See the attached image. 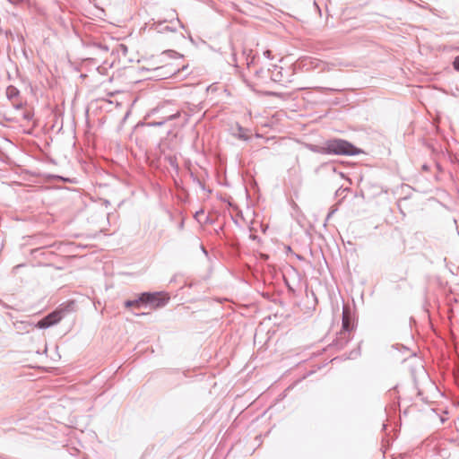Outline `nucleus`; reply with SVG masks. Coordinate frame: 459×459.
<instances>
[{
    "label": "nucleus",
    "instance_id": "obj_1",
    "mask_svg": "<svg viewBox=\"0 0 459 459\" xmlns=\"http://www.w3.org/2000/svg\"><path fill=\"white\" fill-rule=\"evenodd\" d=\"M324 151L326 153L336 155H356L360 153V150L342 139L330 140L325 143Z\"/></svg>",
    "mask_w": 459,
    "mask_h": 459
},
{
    "label": "nucleus",
    "instance_id": "obj_2",
    "mask_svg": "<svg viewBox=\"0 0 459 459\" xmlns=\"http://www.w3.org/2000/svg\"><path fill=\"white\" fill-rule=\"evenodd\" d=\"M169 299V297L164 293H143L141 295V300L149 304L152 309L165 306Z\"/></svg>",
    "mask_w": 459,
    "mask_h": 459
},
{
    "label": "nucleus",
    "instance_id": "obj_3",
    "mask_svg": "<svg viewBox=\"0 0 459 459\" xmlns=\"http://www.w3.org/2000/svg\"><path fill=\"white\" fill-rule=\"evenodd\" d=\"M63 317L62 310H56L38 322L39 328H47L58 323Z\"/></svg>",
    "mask_w": 459,
    "mask_h": 459
},
{
    "label": "nucleus",
    "instance_id": "obj_4",
    "mask_svg": "<svg viewBox=\"0 0 459 459\" xmlns=\"http://www.w3.org/2000/svg\"><path fill=\"white\" fill-rule=\"evenodd\" d=\"M63 317L62 310H56L38 322L39 328H47L58 323Z\"/></svg>",
    "mask_w": 459,
    "mask_h": 459
},
{
    "label": "nucleus",
    "instance_id": "obj_5",
    "mask_svg": "<svg viewBox=\"0 0 459 459\" xmlns=\"http://www.w3.org/2000/svg\"><path fill=\"white\" fill-rule=\"evenodd\" d=\"M63 317L62 310H56L38 322L39 328H47L58 323Z\"/></svg>",
    "mask_w": 459,
    "mask_h": 459
},
{
    "label": "nucleus",
    "instance_id": "obj_6",
    "mask_svg": "<svg viewBox=\"0 0 459 459\" xmlns=\"http://www.w3.org/2000/svg\"><path fill=\"white\" fill-rule=\"evenodd\" d=\"M350 309L348 307H343L342 311V328L345 330L350 329Z\"/></svg>",
    "mask_w": 459,
    "mask_h": 459
},
{
    "label": "nucleus",
    "instance_id": "obj_7",
    "mask_svg": "<svg viewBox=\"0 0 459 459\" xmlns=\"http://www.w3.org/2000/svg\"><path fill=\"white\" fill-rule=\"evenodd\" d=\"M141 304H143V302L141 300V296L139 297V299H137L135 300H128V301H126L125 303L126 307H137V308L140 307Z\"/></svg>",
    "mask_w": 459,
    "mask_h": 459
},
{
    "label": "nucleus",
    "instance_id": "obj_8",
    "mask_svg": "<svg viewBox=\"0 0 459 459\" xmlns=\"http://www.w3.org/2000/svg\"><path fill=\"white\" fill-rule=\"evenodd\" d=\"M453 66L454 68L459 72V56H456L453 61Z\"/></svg>",
    "mask_w": 459,
    "mask_h": 459
},
{
    "label": "nucleus",
    "instance_id": "obj_9",
    "mask_svg": "<svg viewBox=\"0 0 459 459\" xmlns=\"http://www.w3.org/2000/svg\"><path fill=\"white\" fill-rule=\"evenodd\" d=\"M24 117H25L26 119H30V118H31V115H30V112H27V113L24 115Z\"/></svg>",
    "mask_w": 459,
    "mask_h": 459
}]
</instances>
